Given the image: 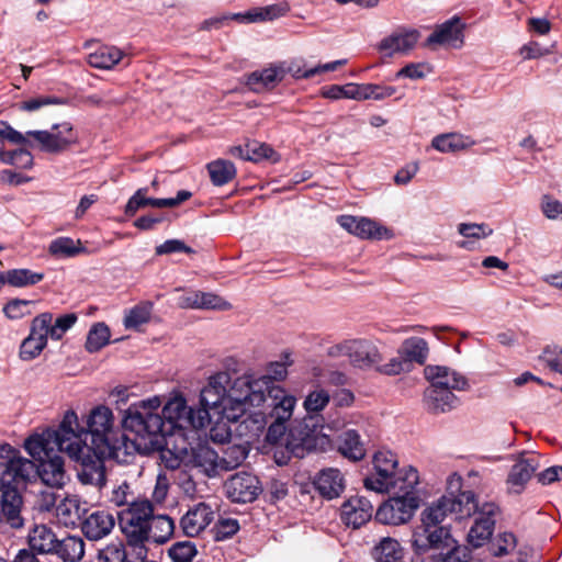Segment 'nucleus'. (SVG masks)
Instances as JSON below:
<instances>
[{
  "instance_id": "f257e3e1",
  "label": "nucleus",
  "mask_w": 562,
  "mask_h": 562,
  "mask_svg": "<svg viewBox=\"0 0 562 562\" xmlns=\"http://www.w3.org/2000/svg\"><path fill=\"white\" fill-rule=\"evenodd\" d=\"M86 425L80 428L77 414L67 411L56 428L32 435L27 449L38 453L55 445L59 453L66 452L79 463L77 476L82 484L102 487L106 481L104 461L130 463L139 446L115 427L113 413L105 405L93 407Z\"/></svg>"
},
{
  "instance_id": "f03ea898",
  "label": "nucleus",
  "mask_w": 562,
  "mask_h": 562,
  "mask_svg": "<svg viewBox=\"0 0 562 562\" xmlns=\"http://www.w3.org/2000/svg\"><path fill=\"white\" fill-rule=\"evenodd\" d=\"M461 477H451L449 492L438 501L426 507L420 515L418 525L412 536V547L415 553L424 554L432 548H443L453 544L450 528L442 522L449 514H454L456 519L472 516L477 509V501L472 491H460Z\"/></svg>"
},
{
  "instance_id": "7ed1b4c3",
  "label": "nucleus",
  "mask_w": 562,
  "mask_h": 562,
  "mask_svg": "<svg viewBox=\"0 0 562 562\" xmlns=\"http://www.w3.org/2000/svg\"><path fill=\"white\" fill-rule=\"evenodd\" d=\"M24 449L33 460L22 457L20 450L9 443L0 446V488L24 487L32 477L38 476L42 482L50 487H61L65 484L66 472L64 459L55 445L44 447L43 451L35 453Z\"/></svg>"
},
{
  "instance_id": "20e7f679",
  "label": "nucleus",
  "mask_w": 562,
  "mask_h": 562,
  "mask_svg": "<svg viewBox=\"0 0 562 562\" xmlns=\"http://www.w3.org/2000/svg\"><path fill=\"white\" fill-rule=\"evenodd\" d=\"M161 402L154 396L131 404L123 413L122 426L125 430L134 432L139 446L137 451L162 450L166 443L165 422L159 413Z\"/></svg>"
},
{
  "instance_id": "39448f33",
  "label": "nucleus",
  "mask_w": 562,
  "mask_h": 562,
  "mask_svg": "<svg viewBox=\"0 0 562 562\" xmlns=\"http://www.w3.org/2000/svg\"><path fill=\"white\" fill-rule=\"evenodd\" d=\"M329 393L323 389L312 391L304 401L306 416L294 420L286 437V448L302 459L317 447L324 419L318 415L329 403Z\"/></svg>"
},
{
  "instance_id": "423d86ee",
  "label": "nucleus",
  "mask_w": 562,
  "mask_h": 562,
  "mask_svg": "<svg viewBox=\"0 0 562 562\" xmlns=\"http://www.w3.org/2000/svg\"><path fill=\"white\" fill-rule=\"evenodd\" d=\"M404 485L391 490L393 495L381 504L375 513V519L384 525L400 526L408 522L420 505V497L416 492L419 483L417 471H411Z\"/></svg>"
},
{
  "instance_id": "0eeeda50",
  "label": "nucleus",
  "mask_w": 562,
  "mask_h": 562,
  "mask_svg": "<svg viewBox=\"0 0 562 562\" xmlns=\"http://www.w3.org/2000/svg\"><path fill=\"white\" fill-rule=\"evenodd\" d=\"M281 389L270 386V380L266 376L254 379L249 375L237 378L227 390L226 407L234 412L226 414L227 418H237L251 407H258L269 401V391Z\"/></svg>"
},
{
  "instance_id": "6e6552de",
  "label": "nucleus",
  "mask_w": 562,
  "mask_h": 562,
  "mask_svg": "<svg viewBox=\"0 0 562 562\" xmlns=\"http://www.w3.org/2000/svg\"><path fill=\"white\" fill-rule=\"evenodd\" d=\"M7 140L16 145H26L35 147L29 138L37 143V147L48 154H60L68 150L77 143V134L69 122L54 124L50 131H27L25 134L14 130H8Z\"/></svg>"
},
{
  "instance_id": "1a4fd4ad",
  "label": "nucleus",
  "mask_w": 562,
  "mask_h": 562,
  "mask_svg": "<svg viewBox=\"0 0 562 562\" xmlns=\"http://www.w3.org/2000/svg\"><path fill=\"white\" fill-rule=\"evenodd\" d=\"M296 398L292 395L286 394L283 389H272L269 391V404L271 407L270 415L274 418V422L268 427L266 434V441L269 443H278L284 437V447H286V437L289 430L286 431L285 422H288L293 413V408L295 405ZM291 457H295L291 453L288 448H285V452L281 451L274 452L276 462L279 465L288 464Z\"/></svg>"
},
{
  "instance_id": "9d476101",
  "label": "nucleus",
  "mask_w": 562,
  "mask_h": 562,
  "mask_svg": "<svg viewBox=\"0 0 562 562\" xmlns=\"http://www.w3.org/2000/svg\"><path fill=\"white\" fill-rule=\"evenodd\" d=\"M397 459L391 451H378L373 456L374 473L363 480L367 490L376 493H391L397 486L404 485L411 471H417L413 467L397 470Z\"/></svg>"
},
{
  "instance_id": "9b49d317",
  "label": "nucleus",
  "mask_w": 562,
  "mask_h": 562,
  "mask_svg": "<svg viewBox=\"0 0 562 562\" xmlns=\"http://www.w3.org/2000/svg\"><path fill=\"white\" fill-rule=\"evenodd\" d=\"M154 506L148 499H133L128 507L119 513V525L125 538L147 537V528Z\"/></svg>"
},
{
  "instance_id": "f8f14e48",
  "label": "nucleus",
  "mask_w": 562,
  "mask_h": 562,
  "mask_svg": "<svg viewBox=\"0 0 562 562\" xmlns=\"http://www.w3.org/2000/svg\"><path fill=\"white\" fill-rule=\"evenodd\" d=\"M226 496L233 503H251L262 492L259 479L248 472H238L232 475L225 483Z\"/></svg>"
},
{
  "instance_id": "ddd939ff",
  "label": "nucleus",
  "mask_w": 562,
  "mask_h": 562,
  "mask_svg": "<svg viewBox=\"0 0 562 562\" xmlns=\"http://www.w3.org/2000/svg\"><path fill=\"white\" fill-rule=\"evenodd\" d=\"M231 382V375L221 371L209 378L207 384L201 390L200 405L210 406L216 414L227 412V385Z\"/></svg>"
},
{
  "instance_id": "4468645a",
  "label": "nucleus",
  "mask_w": 562,
  "mask_h": 562,
  "mask_svg": "<svg viewBox=\"0 0 562 562\" xmlns=\"http://www.w3.org/2000/svg\"><path fill=\"white\" fill-rule=\"evenodd\" d=\"M498 507L494 503H484L482 506L477 504L474 524L469 530L468 541L474 548H480L488 541L493 535L495 527V515Z\"/></svg>"
},
{
  "instance_id": "2eb2a0df",
  "label": "nucleus",
  "mask_w": 562,
  "mask_h": 562,
  "mask_svg": "<svg viewBox=\"0 0 562 562\" xmlns=\"http://www.w3.org/2000/svg\"><path fill=\"white\" fill-rule=\"evenodd\" d=\"M465 24L458 15L445 21L438 25L435 31L427 37L425 45H450L460 48L463 45Z\"/></svg>"
},
{
  "instance_id": "dca6fc26",
  "label": "nucleus",
  "mask_w": 562,
  "mask_h": 562,
  "mask_svg": "<svg viewBox=\"0 0 562 562\" xmlns=\"http://www.w3.org/2000/svg\"><path fill=\"white\" fill-rule=\"evenodd\" d=\"M372 513L373 506L368 498L352 496L341 505L340 519L345 525L357 529L371 519Z\"/></svg>"
},
{
  "instance_id": "f3484780",
  "label": "nucleus",
  "mask_w": 562,
  "mask_h": 562,
  "mask_svg": "<svg viewBox=\"0 0 562 562\" xmlns=\"http://www.w3.org/2000/svg\"><path fill=\"white\" fill-rule=\"evenodd\" d=\"M420 33L415 29H400L384 37L378 45V49L385 56L407 54L417 44Z\"/></svg>"
},
{
  "instance_id": "a211bd4d",
  "label": "nucleus",
  "mask_w": 562,
  "mask_h": 562,
  "mask_svg": "<svg viewBox=\"0 0 562 562\" xmlns=\"http://www.w3.org/2000/svg\"><path fill=\"white\" fill-rule=\"evenodd\" d=\"M213 510L205 503H199L190 508L181 518L180 526L187 537H195L213 520Z\"/></svg>"
},
{
  "instance_id": "6ab92c4d",
  "label": "nucleus",
  "mask_w": 562,
  "mask_h": 562,
  "mask_svg": "<svg viewBox=\"0 0 562 562\" xmlns=\"http://www.w3.org/2000/svg\"><path fill=\"white\" fill-rule=\"evenodd\" d=\"M424 374L430 382V386H447L456 389L457 391H465L469 389L468 380L448 367L426 366Z\"/></svg>"
},
{
  "instance_id": "aec40b11",
  "label": "nucleus",
  "mask_w": 562,
  "mask_h": 562,
  "mask_svg": "<svg viewBox=\"0 0 562 562\" xmlns=\"http://www.w3.org/2000/svg\"><path fill=\"white\" fill-rule=\"evenodd\" d=\"M350 362L360 369L371 368L380 364L383 357L372 341L366 339L350 340Z\"/></svg>"
},
{
  "instance_id": "412c9836",
  "label": "nucleus",
  "mask_w": 562,
  "mask_h": 562,
  "mask_svg": "<svg viewBox=\"0 0 562 562\" xmlns=\"http://www.w3.org/2000/svg\"><path fill=\"white\" fill-rule=\"evenodd\" d=\"M454 389L447 386H429L424 394L425 406L434 414L446 413L454 408L458 397L452 393Z\"/></svg>"
},
{
  "instance_id": "4be33fe9",
  "label": "nucleus",
  "mask_w": 562,
  "mask_h": 562,
  "mask_svg": "<svg viewBox=\"0 0 562 562\" xmlns=\"http://www.w3.org/2000/svg\"><path fill=\"white\" fill-rule=\"evenodd\" d=\"M315 490L327 499L338 497L345 490V481L338 469H324L314 479Z\"/></svg>"
},
{
  "instance_id": "5701e85b",
  "label": "nucleus",
  "mask_w": 562,
  "mask_h": 562,
  "mask_svg": "<svg viewBox=\"0 0 562 562\" xmlns=\"http://www.w3.org/2000/svg\"><path fill=\"white\" fill-rule=\"evenodd\" d=\"M283 79V68L279 67V64H274L268 68L249 74L246 79V85L251 91L259 93L273 89Z\"/></svg>"
},
{
  "instance_id": "b1692460",
  "label": "nucleus",
  "mask_w": 562,
  "mask_h": 562,
  "mask_svg": "<svg viewBox=\"0 0 562 562\" xmlns=\"http://www.w3.org/2000/svg\"><path fill=\"white\" fill-rule=\"evenodd\" d=\"M114 525L115 520L111 514L98 510L85 519L81 530L89 540H100L112 531Z\"/></svg>"
},
{
  "instance_id": "393cba45",
  "label": "nucleus",
  "mask_w": 562,
  "mask_h": 562,
  "mask_svg": "<svg viewBox=\"0 0 562 562\" xmlns=\"http://www.w3.org/2000/svg\"><path fill=\"white\" fill-rule=\"evenodd\" d=\"M338 452L349 461L357 462L367 454L366 443L356 429H347L337 438Z\"/></svg>"
},
{
  "instance_id": "a878e982",
  "label": "nucleus",
  "mask_w": 562,
  "mask_h": 562,
  "mask_svg": "<svg viewBox=\"0 0 562 562\" xmlns=\"http://www.w3.org/2000/svg\"><path fill=\"white\" fill-rule=\"evenodd\" d=\"M347 63L346 59H339L335 61H330L323 65H317L315 67L306 68L305 63L303 60H292L289 64L280 63L279 67H282L284 70V76L290 74L294 79H310L316 75L326 71H335L339 66L345 65Z\"/></svg>"
},
{
  "instance_id": "bb28decb",
  "label": "nucleus",
  "mask_w": 562,
  "mask_h": 562,
  "mask_svg": "<svg viewBox=\"0 0 562 562\" xmlns=\"http://www.w3.org/2000/svg\"><path fill=\"white\" fill-rule=\"evenodd\" d=\"M22 496L16 488H1V512L12 528L23 525L21 517Z\"/></svg>"
},
{
  "instance_id": "cd10ccee",
  "label": "nucleus",
  "mask_w": 562,
  "mask_h": 562,
  "mask_svg": "<svg viewBox=\"0 0 562 562\" xmlns=\"http://www.w3.org/2000/svg\"><path fill=\"white\" fill-rule=\"evenodd\" d=\"M57 540L55 532L46 525L34 526L27 536L30 548L38 554H54Z\"/></svg>"
},
{
  "instance_id": "c85d7f7f",
  "label": "nucleus",
  "mask_w": 562,
  "mask_h": 562,
  "mask_svg": "<svg viewBox=\"0 0 562 562\" xmlns=\"http://www.w3.org/2000/svg\"><path fill=\"white\" fill-rule=\"evenodd\" d=\"M398 356L403 357L408 367L415 362L423 366L429 353L428 344L424 338L409 337L406 338L397 350Z\"/></svg>"
},
{
  "instance_id": "c756f323",
  "label": "nucleus",
  "mask_w": 562,
  "mask_h": 562,
  "mask_svg": "<svg viewBox=\"0 0 562 562\" xmlns=\"http://www.w3.org/2000/svg\"><path fill=\"white\" fill-rule=\"evenodd\" d=\"M194 467L201 469L209 477L220 474L221 462L218 453L209 446H199L192 451Z\"/></svg>"
},
{
  "instance_id": "7c9ffc66",
  "label": "nucleus",
  "mask_w": 562,
  "mask_h": 562,
  "mask_svg": "<svg viewBox=\"0 0 562 562\" xmlns=\"http://www.w3.org/2000/svg\"><path fill=\"white\" fill-rule=\"evenodd\" d=\"M372 558L375 562H405L404 548L391 537H384L372 548Z\"/></svg>"
},
{
  "instance_id": "2f4dec72",
  "label": "nucleus",
  "mask_w": 562,
  "mask_h": 562,
  "mask_svg": "<svg viewBox=\"0 0 562 562\" xmlns=\"http://www.w3.org/2000/svg\"><path fill=\"white\" fill-rule=\"evenodd\" d=\"M48 252L55 258L66 259L87 254L88 250L80 239L75 240L71 237L61 236L49 243Z\"/></svg>"
},
{
  "instance_id": "473e14b6",
  "label": "nucleus",
  "mask_w": 562,
  "mask_h": 562,
  "mask_svg": "<svg viewBox=\"0 0 562 562\" xmlns=\"http://www.w3.org/2000/svg\"><path fill=\"white\" fill-rule=\"evenodd\" d=\"M54 554L64 562H78L85 554V542L78 536H67L61 540H57Z\"/></svg>"
},
{
  "instance_id": "72a5a7b5",
  "label": "nucleus",
  "mask_w": 562,
  "mask_h": 562,
  "mask_svg": "<svg viewBox=\"0 0 562 562\" xmlns=\"http://www.w3.org/2000/svg\"><path fill=\"white\" fill-rule=\"evenodd\" d=\"M175 531V522L167 515H154L147 528V538L156 543L162 544L167 542Z\"/></svg>"
},
{
  "instance_id": "f704fd0d",
  "label": "nucleus",
  "mask_w": 562,
  "mask_h": 562,
  "mask_svg": "<svg viewBox=\"0 0 562 562\" xmlns=\"http://www.w3.org/2000/svg\"><path fill=\"white\" fill-rule=\"evenodd\" d=\"M290 11V5L286 1L279 3L254 8L246 13H241V21L249 23L259 21H272L274 19L285 15Z\"/></svg>"
},
{
  "instance_id": "c9c22d12",
  "label": "nucleus",
  "mask_w": 562,
  "mask_h": 562,
  "mask_svg": "<svg viewBox=\"0 0 562 562\" xmlns=\"http://www.w3.org/2000/svg\"><path fill=\"white\" fill-rule=\"evenodd\" d=\"M538 459L535 456L519 459L509 472L507 482L513 486L522 487L538 469Z\"/></svg>"
},
{
  "instance_id": "e433bc0d",
  "label": "nucleus",
  "mask_w": 562,
  "mask_h": 562,
  "mask_svg": "<svg viewBox=\"0 0 562 562\" xmlns=\"http://www.w3.org/2000/svg\"><path fill=\"white\" fill-rule=\"evenodd\" d=\"M124 53L115 46H101L89 54L88 64L98 69H111L122 60Z\"/></svg>"
},
{
  "instance_id": "4c0bfd02",
  "label": "nucleus",
  "mask_w": 562,
  "mask_h": 562,
  "mask_svg": "<svg viewBox=\"0 0 562 562\" xmlns=\"http://www.w3.org/2000/svg\"><path fill=\"white\" fill-rule=\"evenodd\" d=\"M191 414V407L187 405L183 397L170 400L162 408L164 422L172 426L187 427V417Z\"/></svg>"
},
{
  "instance_id": "58836bf2",
  "label": "nucleus",
  "mask_w": 562,
  "mask_h": 562,
  "mask_svg": "<svg viewBox=\"0 0 562 562\" xmlns=\"http://www.w3.org/2000/svg\"><path fill=\"white\" fill-rule=\"evenodd\" d=\"M211 181L214 186L221 187L231 182L236 177L234 164L226 159H216L206 166Z\"/></svg>"
},
{
  "instance_id": "ea45409f",
  "label": "nucleus",
  "mask_w": 562,
  "mask_h": 562,
  "mask_svg": "<svg viewBox=\"0 0 562 562\" xmlns=\"http://www.w3.org/2000/svg\"><path fill=\"white\" fill-rule=\"evenodd\" d=\"M5 283L14 288H25L37 284L44 279L43 272H34L26 268L3 271Z\"/></svg>"
},
{
  "instance_id": "a19ab883",
  "label": "nucleus",
  "mask_w": 562,
  "mask_h": 562,
  "mask_svg": "<svg viewBox=\"0 0 562 562\" xmlns=\"http://www.w3.org/2000/svg\"><path fill=\"white\" fill-rule=\"evenodd\" d=\"M248 457V450L241 445H231L223 449L220 457L221 470L231 471L239 467Z\"/></svg>"
},
{
  "instance_id": "79ce46f5",
  "label": "nucleus",
  "mask_w": 562,
  "mask_h": 562,
  "mask_svg": "<svg viewBox=\"0 0 562 562\" xmlns=\"http://www.w3.org/2000/svg\"><path fill=\"white\" fill-rule=\"evenodd\" d=\"M431 146L441 153H456L464 149L468 145L463 135L458 133H447L434 137Z\"/></svg>"
},
{
  "instance_id": "37998d69",
  "label": "nucleus",
  "mask_w": 562,
  "mask_h": 562,
  "mask_svg": "<svg viewBox=\"0 0 562 562\" xmlns=\"http://www.w3.org/2000/svg\"><path fill=\"white\" fill-rule=\"evenodd\" d=\"M110 329L104 323L94 324L87 336L86 349L89 352H97L109 344Z\"/></svg>"
},
{
  "instance_id": "c03bdc74",
  "label": "nucleus",
  "mask_w": 562,
  "mask_h": 562,
  "mask_svg": "<svg viewBox=\"0 0 562 562\" xmlns=\"http://www.w3.org/2000/svg\"><path fill=\"white\" fill-rule=\"evenodd\" d=\"M47 345V338L29 334L20 346L19 356L23 361H31L38 357Z\"/></svg>"
},
{
  "instance_id": "a18cd8bd",
  "label": "nucleus",
  "mask_w": 562,
  "mask_h": 562,
  "mask_svg": "<svg viewBox=\"0 0 562 562\" xmlns=\"http://www.w3.org/2000/svg\"><path fill=\"white\" fill-rule=\"evenodd\" d=\"M0 158L4 164L12 165L21 169H30L33 166V155L25 148H19L9 151H2Z\"/></svg>"
},
{
  "instance_id": "49530a36",
  "label": "nucleus",
  "mask_w": 562,
  "mask_h": 562,
  "mask_svg": "<svg viewBox=\"0 0 562 562\" xmlns=\"http://www.w3.org/2000/svg\"><path fill=\"white\" fill-rule=\"evenodd\" d=\"M99 562H126L127 550L122 541H115L106 544L98 552Z\"/></svg>"
},
{
  "instance_id": "de8ad7c7",
  "label": "nucleus",
  "mask_w": 562,
  "mask_h": 562,
  "mask_svg": "<svg viewBox=\"0 0 562 562\" xmlns=\"http://www.w3.org/2000/svg\"><path fill=\"white\" fill-rule=\"evenodd\" d=\"M198 554L196 547L191 541H179L168 549V555L173 562H192Z\"/></svg>"
},
{
  "instance_id": "09e8293b",
  "label": "nucleus",
  "mask_w": 562,
  "mask_h": 562,
  "mask_svg": "<svg viewBox=\"0 0 562 562\" xmlns=\"http://www.w3.org/2000/svg\"><path fill=\"white\" fill-rule=\"evenodd\" d=\"M386 228L379 226L376 222L367 217H357L356 236L362 239H381Z\"/></svg>"
},
{
  "instance_id": "8fccbe9b",
  "label": "nucleus",
  "mask_w": 562,
  "mask_h": 562,
  "mask_svg": "<svg viewBox=\"0 0 562 562\" xmlns=\"http://www.w3.org/2000/svg\"><path fill=\"white\" fill-rule=\"evenodd\" d=\"M431 550H438L442 557L443 562H471V552L467 547L457 544L453 539V544L443 548H432Z\"/></svg>"
},
{
  "instance_id": "3c124183",
  "label": "nucleus",
  "mask_w": 562,
  "mask_h": 562,
  "mask_svg": "<svg viewBox=\"0 0 562 562\" xmlns=\"http://www.w3.org/2000/svg\"><path fill=\"white\" fill-rule=\"evenodd\" d=\"M239 530V522L235 518H221L213 528L212 533L215 541H224L232 538Z\"/></svg>"
},
{
  "instance_id": "603ef678",
  "label": "nucleus",
  "mask_w": 562,
  "mask_h": 562,
  "mask_svg": "<svg viewBox=\"0 0 562 562\" xmlns=\"http://www.w3.org/2000/svg\"><path fill=\"white\" fill-rule=\"evenodd\" d=\"M32 304H34V301L12 299L3 306L2 312L9 319H21L32 313L30 310Z\"/></svg>"
},
{
  "instance_id": "864d4df0",
  "label": "nucleus",
  "mask_w": 562,
  "mask_h": 562,
  "mask_svg": "<svg viewBox=\"0 0 562 562\" xmlns=\"http://www.w3.org/2000/svg\"><path fill=\"white\" fill-rule=\"evenodd\" d=\"M149 539L147 537H139V539L126 538L127 543V561L126 562H146L148 555V548L146 542Z\"/></svg>"
},
{
  "instance_id": "5fc2aeb1",
  "label": "nucleus",
  "mask_w": 562,
  "mask_h": 562,
  "mask_svg": "<svg viewBox=\"0 0 562 562\" xmlns=\"http://www.w3.org/2000/svg\"><path fill=\"white\" fill-rule=\"evenodd\" d=\"M356 83H347L345 86L339 85H330L323 87L321 90V95L330 100H339V99H357V93L355 92Z\"/></svg>"
},
{
  "instance_id": "6e6d98bb",
  "label": "nucleus",
  "mask_w": 562,
  "mask_h": 562,
  "mask_svg": "<svg viewBox=\"0 0 562 562\" xmlns=\"http://www.w3.org/2000/svg\"><path fill=\"white\" fill-rule=\"evenodd\" d=\"M516 547V537L512 532L499 533L491 544V552L495 557H504Z\"/></svg>"
},
{
  "instance_id": "4d7b16f0",
  "label": "nucleus",
  "mask_w": 562,
  "mask_h": 562,
  "mask_svg": "<svg viewBox=\"0 0 562 562\" xmlns=\"http://www.w3.org/2000/svg\"><path fill=\"white\" fill-rule=\"evenodd\" d=\"M458 233L469 239H481L491 236L493 229L484 223H461L458 226Z\"/></svg>"
},
{
  "instance_id": "13d9d810",
  "label": "nucleus",
  "mask_w": 562,
  "mask_h": 562,
  "mask_svg": "<svg viewBox=\"0 0 562 562\" xmlns=\"http://www.w3.org/2000/svg\"><path fill=\"white\" fill-rule=\"evenodd\" d=\"M562 347L558 345L547 346L540 359H542L547 366L554 372L562 374Z\"/></svg>"
},
{
  "instance_id": "bf43d9fd",
  "label": "nucleus",
  "mask_w": 562,
  "mask_h": 562,
  "mask_svg": "<svg viewBox=\"0 0 562 562\" xmlns=\"http://www.w3.org/2000/svg\"><path fill=\"white\" fill-rule=\"evenodd\" d=\"M150 318V307L148 306H135L124 318V326L126 328H137L143 324H146Z\"/></svg>"
},
{
  "instance_id": "052dcab7",
  "label": "nucleus",
  "mask_w": 562,
  "mask_h": 562,
  "mask_svg": "<svg viewBox=\"0 0 562 562\" xmlns=\"http://www.w3.org/2000/svg\"><path fill=\"white\" fill-rule=\"evenodd\" d=\"M210 406H202L194 409L191 407V414L187 417V427L201 429L206 427L211 422Z\"/></svg>"
},
{
  "instance_id": "680f3d73",
  "label": "nucleus",
  "mask_w": 562,
  "mask_h": 562,
  "mask_svg": "<svg viewBox=\"0 0 562 562\" xmlns=\"http://www.w3.org/2000/svg\"><path fill=\"white\" fill-rule=\"evenodd\" d=\"M148 192L147 188H139L127 201L125 205V215L128 217L134 216L137 211L149 206L148 198L146 196Z\"/></svg>"
},
{
  "instance_id": "e2e57ef3",
  "label": "nucleus",
  "mask_w": 562,
  "mask_h": 562,
  "mask_svg": "<svg viewBox=\"0 0 562 562\" xmlns=\"http://www.w3.org/2000/svg\"><path fill=\"white\" fill-rule=\"evenodd\" d=\"M52 321H53L52 313L46 312V313L40 314L32 321L30 334H32L34 336H38V337L43 336V338H47L48 335L50 336V328L53 327Z\"/></svg>"
},
{
  "instance_id": "0e129e2a",
  "label": "nucleus",
  "mask_w": 562,
  "mask_h": 562,
  "mask_svg": "<svg viewBox=\"0 0 562 562\" xmlns=\"http://www.w3.org/2000/svg\"><path fill=\"white\" fill-rule=\"evenodd\" d=\"M247 160L260 161L262 159H270L276 151L267 144H260L256 140L247 142Z\"/></svg>"
},
{
  "instance_id": "69168bd1",
  "label": "nucleus",
  "mask_w": 562,
  "mask_h": 562,
  "mask_svg": "<svg viewBox=\"0 0 562 562\" xmlns=\"http://www.w3.org/2000/svg\"><path fill=\"white\" fill-rule=\"evenodd\" d=\"M76 322L77 315L75 313H68L59 316L50 328V338L54 340H59L64 334L74 326Z\"/></svg>"
},
{
  "instance_id": "338daca9",
  "label": "nucleus",
  "mask_w": 562,
  "mask_h": 562,
  "mask_svg": "<svg viewBox=\"0 0 562 562\" xmlns=\"http://www.w3.org/2000/svg\"><path fill=\"white\" fill-rule=\"evenodd\" d=\"M65 101L63 99H59L57 97H50V95H41L37 98H33L26 101L21 102L20 109L27 112H33L42 106L50 105V104H63Z\"/></svg>"
},
{
  "instance_id": "774afa93",
  "label": "nucleus",
  "mask_w": 562,
  "mask_h": 562,
  "mask_svg": "<svg viewBox=\"0 0 562 562\" xmlns=\"http://www.w3.org/2000/svg\"><path fill=\"white\" fill-rule=\"evenodd\" d=\"M541 210L549 220H557L562 216V203L550 195H543Z\"/></svg>"
}]
</instances>
